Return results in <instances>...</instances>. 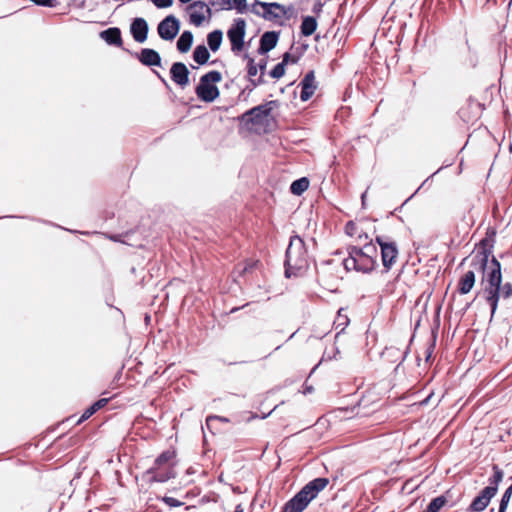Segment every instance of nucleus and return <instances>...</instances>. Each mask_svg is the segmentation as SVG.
Returning <instances> with one entry per match:
<instances>
[{"label":"nucleus","mask_w":512,"mask_h":512,"mask_svg":"<svg viewBox=\"0 0 512 512\" xmlns=\"http://www.w3.org/2000/svg\"><path fill=\"white\" fill-rule=\"evenodd\" d=\"M490 250L483 248L477 251L472 259V265L483 272L481 290L478 296L486 301L491 310V318L495 315L499 302L512 297V283L502 282L501 264L493 256L488 264Z\"/></svg>","instance_id":"nucleus-1"},{"label":"nucleus","mask_w":512,"mask_h":512,"mask_svg":"<svg viewBox=\"0 0 512 512\" xmlns=\"http://www.w3.org/2000/svg\"><path fill=\"white\" fill-rule=\"evenodd\" d=\"M378 250L372 242L363 247H348V256L343 260V265L347 271H356L361 273H370L377 266Z\"/></svg>","instance_id":"nucleus-2"},{"label":"nucleus","mask_w":512,"mask_h":512,"mask_svg":"<svg viewBox=\"0 0 512 512\" xmlns=\"http://www.w3.org/2000/svg\"><path fill=\"white\" fill-rule=\"evenodd\" d=\"M308 265V255L303 239L298 235L292 236L286 249V277L300 274L308 268Z\"/></svg>","instance_id":"nucleus-3"},{"label":"nucleus","mask_w":512,"mask_h":512,"mask_svg":"<svg viewBox=\"0 0 512 512\" xmlns=\"http://www.w3.org/2000/svg\"><path fill=\"white\" fill-rule=\"evenodd\" d=\"M328 483V479L322 477L310 481L285 504L283 512H302Z\"/></svg>","instance_id":"nucleus-4"},{"label":"nucleus","mask_w":512,"mask_h":512,"mask_svg":"<svg viewBox=\"0 0 512 512\" xmlns=\"http://www.w3.org/2000/svg\"><path fill=\"white\" fill-rule=\"evenodd\" d=\"M493 475L489 477V485L485 487L478 496H476L471 502L468 511L470 512H481L486 509L489 505L491 499L496 495L498 491V486L500 482L503 480L504 473L497 466H493Z\"/></svg>","instance_id":"nucleus-5"},{"label":"nucleus","mask_w":512,"mask_h":512,"mask_svg":"<svg viewBox=\"0 0 512 512\" xmlns=\"http://www.w3.org/2000/svg\"><path fill=\"white\" fill-rule=\"evenodd\" d=\"M222 80L219 71H210L200 77L199 84L195 89L197 97L207 103L213 102L219 97V89L215 85Z\"/></svg>","instance_id":"nucleus-6"},{"label":"nucleus","mask_w":512,"mask_h":512,"mask_svg":"<svg viewBox=\"0 0 512 512\" xmlns=\"http://www.w3.org/2000/svg\"><path fill=\"white\" fill-rule=\"evenodd\" d=\"M376 243L380 246L382 265L386 272L395 265L399 250L395 241L386 236H376Z\"/></svg>","instance_id":"nucleus-7"},{"label":"nucleus","mask_w":512,"mask_h":512,"mask_svg":"<svg viewBox=\"0 0 512 512\" xmlns=\"http://www.w3.org/2000/svg\"><path fill=\"white\" fill-rule=\"evenodd\" d=\"M275 104V101H269L255 106L243 113L240 119L246 126L260 125L270 115Z\"/></svg>","instance_id":"nucleus-8"},{"label":"nucleus","mask_w":512,"mask_h":512,"mask_svg":"<svg viewBox=\"0 0 512 512\" xmlns=\"http://www.w3.org/2000/svg\"><path fill=\"white\" fill-rule=\"evenodd\" d=\"M245 28V20L238 18L227 31L228 39L231 42V50L235 53L240 52L244 47Z\"/></svg>","instance_id":"nucleus-9"},{"label":"nucleus","mask_w":512,"mask_h":512,"mask_svg":"<svg viewBox=\"0 0 512 512\" xmlns=\"http://www.w3.org/2000/svg\"><path fill=\"white\" fill-rule=\"evenodd\" d=\"M180 30V22L174 15L165 17L157 27V32L161 39L172 41Z\"/></svg>","instance_id":"nucleus-10"},{"label":"nucleus","mask_w":512,"mask_h":512,"mask_svg":"<svg viewBox=\"0 0 512 512\" xmlns=\"http://www.w3.org/2000/svg\"><path fill=\"white\" fill-rule=\"evenodd\" d=\"M189 70L182 62H175L170 68V75L172 81L180 87H185L189 84Z\"/></svg>","instance_id":"nucleus-11"},{"label":"nucleus","mask_w":512,"mask_h":512,"mask_svg":"<svg viewBox=\"0 0 512 512\" xmlns=\"http://www.w3.org/2000/svg\"><path fill=\"white\" fill-rule=\"evenodd\" d=\"M255 5H260L264 8V13L261 16L266 20L278 19L286 14L285 6L276 2L267 3L256 0Z\"/></svg>","instance_id":"nucleus-12"},{"label":"nucleus","mask_w":512,"mask_h":512,"mask_svg":"<svg viewBox=\"0 0 512 512\" xmlns=\"http://www.w3.org/2000/svg\"><path fill=\"white\" fill-rule=\"evenodd\" d=\"M149 27L144 18H135L130 25V33L133 39L138 43H143L147 39Z\"/></svg>","instance_id":"nucleus-13"},{"label":"nucleus","mask_w":512,"mask_h":512,"mask_svg":"<svg viewBox=\"0 0 512 512\" xmlns=\"http://www.w3.org/2000/svg\"><path fill=\"white\" fill-rule=\"evenodd\" d=\"M147 473L151 474V480L154 482H166L176 475L173 465L152 466Z\"/></svg>","instance_id":"nucleus-14"},{"label":"nucleus","mask_w":512,"mask_h":512,"mask_svg":"<svg viewBox=\"0 0 512 512\" xmlns=\"http://www.w3.org/2000/svg\"><path fill=\"white\" fill-rule=\"evenodd\" d=\"M300 85L302 88L300 99L302 101L309 100L315 93V90L317 88L314 71H309L308 73H306L304 78L301 80Z\"/></svg>","instance_id":"nucleus-15"},{"label":"nucleus","mask_w":512,"mask_h":512,"mask_svg":"<svg viewBox=\"0 0 512 512\" xmlns=\"http://www.w3.org/2000/svg\"><path fill=\"white\" fill-rule=\"evenodd\" d=\"M278 42V33L275 31H267L260 38V46L258 52L265 54L272 50Z\"/></svg>","instance_id":"nucleus-16"},{"label":"nucleus","mask_w":512,"mask_h":512,"mask_svg":"<svg viewBox=\"0 0 512 512\" xmlns=\"http://www.w3.org/2000/svg\"><path fill=\"white\" fill-rule=\"evenodd\" d=\"M139 61L145 66H160L161 57L159 53L150 48H143L138 55Z\"/></svg>","instance_id":"nucleus-17"},{"label":"nucleus","mask_w":512,"mask_h":512,"mask_svg":"<svg viewBox=\"0 0 512 512\" xmlns=\"http://www.w3.org/2000/svg\"><path fill=\"white\" fill-rule=\"evenodd\" d=\"M100 37L109 45L121 47L123 44L121 31L117 27L108 28L100 33Z\"/></svg>","instance_id":"nucleus-18"},{"label":"nucleus","mask_w":512,"mask_h":512,"mask_svg":"<svg viewBox=\"0 0 512 512\" xmlns=\"http://www.w3.org/2000/svg\"><path fill=\"white\" fill-rule=\"evenodd\" d=\"M475 273L472 270L465 272L459 279L458 291L460 294H468L475 285Z\"/></svg>","instance_id":"nucleus-19"},{"label":"nucleus","mask_w":512,"mask_h":512,"mask_svg":"<svg viewBox=\"0 0 512 512\" xmlns=\"http://www.w3.org/2000/svg\"><path fill=\"white\" fill-rule=\"evenodd\" d=\"M193 43V34L190 31H184L177 40V49L181 53H186L190 50Z\"/></svg>","instance_id":"nucleus-20"},{"label":"nucleus","mask_w":512,"mask_h":512,"mask_svg":"<svg viewBox=\"0 0 512 512\" xmlns=\"http://www.w3.org/2000/svg\"><path fill=\"white\" fill-rule=\"evenodd\" d=\"M107 403H108V399H106V398H101L98 401H96L95 403H93L81 415V417L78 420V424L87 420L88 418H90L95 412H97L101 408L105 407L107 405Z\"/></svg>","instance_id":"nucleus-21"},{"label":"nucleus","mask_w":512,"mask_h":512,"mask_svg":"<svg viewBox=\"0 0 512 512\" xmlns=\"http://www.w3.org/2000/svg\"><path fill=\"white\" fill-rule=\"evenodd\" d=\"M300 28L303 36H310L317 29V21L312 16H306L303 18Z\"/></svg>","instance_id":"nucleus-22"},{"label":"nucleus","mask_w":512,"mask_h":512,"mask_svg":"<svg viewBox=\"0 0 512 512\" xmlns=\"http://www.w3.org/2000/svg\"><path fill=\"white\" fill-rule=\"evenodd\" d=\"M223 33L221 30H214L207 35V43L209 48L216 52L222 43Z\"/></svg>","instance_id":"nucleus-23"},{"label":"nucleus","mask_w":512,"mask_h":512,"mask_svg":"<svg viewBox=\"0 0 512 512\" xmlns=\"http://www.w3.org/2000/svg\"><path fill=\"white\" fill-rule=\"evenodd\" d=\"M210 54L206 46L198 45L193 51V59L199 65H204L209 60Z\"/></svg>","instance_id":"nucleus-24"},{"label":"nucleus","mask_w":512,"mask_h":512,"mask_svg":"<svg viewBox=\"0 0 512 512\" xmlns=\"http://www.w3.org/2000/svg\"><path fill=\"white\" fill-rule=\"evenodd\" d=\"M309 187V180L306 177H302L292 182L290 191L294 195H301Z\"/></svg>","instance_id":"nucleus-25"},{"label":"nucleus","mask_w":512,"mask_h":512,"mask_svg":"<svg viewBox=\"0 0 512 512\" xmlns=\"http://www.w3.org/2000/svg\"><path fill=\"white\" fill-rule=\"evenodd\" d=\"M173 458H174V452L164 451L155 459L153 466L163 467V466L173 465V463H172Z\"/></svg>","instance_id":"nucleus-26"},{"label":"nucleus","mask_w":512,"mask_h":512,"mask_svg":"<svg viewBox=\"0 0 512 512\" xmlns=\"http://www.w3.org/2000/svg\"><path fill=\"white\" fill-rule=\"evenodd\" d=\"M446 498L444 496H438L429 503L425 512H439L440 509L445 505Z\"/></svg>","instance_id":"nucleus-27"},{"label":"nucleus","mask_w":512,"mask_h":512,"mask_svg":"<svg viewBox=\"0 0 512 512\" xmlns=\"http://www.w3.org/2000/svg\"><path fill=\"white\" fill-rule=\"evenodd\" d=\"M285 64L280 62L278 63L271 71L270 76L275 79L281 78L285 74Z\"/></svg>","instance_id":"nucleus-28"},{"label":"nucleus","mask_w":512,"mask_h":512,"mask_svg":"<svg viewBox=\"0 0 512 512\" xmlns=\"http://www.w3.org/2000/svg\"><path fill=\"white\" fill-rule=\"evenodd\" d=\"M205 20V15L201 12H192L190 14V22L195 26H200Z\"/></svg>","instance_id":"nucleus-29"},{"label":"nucleus","mask_w":512,"mask_h":512,"mask_svg":"<svg viewBox=\"0 0 512 512\" xmlns=\"http://www.w3.org/2000/svg\"><path fill=\"white\" fill-rule=\"evenodd\" d=\"M259 70L261 71V75L260 77L257 79V80H254V79H251V82L254 86H257V85H260L263 83V75H264V72H265V68H266V61L265 60H262L258 66Z\"/></svg>","instance_id":"nucleus-30"},{"label":"nucleus","mask_w":512,"mask_h":512,"mask_svg":"<svg viewBox=\"0 0 512 512\" xmlns=\"http://www.w3.org/2000/svg\"><path fill=\"white\" fill-rule=\"evenodd\" d=\"M162 501L169 507H180L184 504L183 502L169 496H164Z\"/></svg>","instance_id":"nucleus-31"},{"label":"nucleus","mask_w":512,"mask_h":512,"mask_svg":"<svg viewBox=\"0 0 512 512\" xmlns=\"http://www.w3.org/2000/svg\"><path fill=\"white\" fill-rule=\"evenodd\" d=\"M246 58H248V75L250 77H254L257 75L258 67L255 64L254 59L249 58L247 55H246Z\"/></svg>","instance_id":"nucleus-32"},{"label":"nucleus","mask_w":512,"mask_h":512,"mask_svg":"<svg viewBox=\"0 0 512 512\" xmlns=\"http://www.w3.org/2000/svg\"><path fill=\"white\" fill-rule=\"evenodd\" d=\"M190 8H199L200 10H205L207 14L210 16L212 11L209 5H207L203 1H195L193 4L190 5Z\"/></svg>","instance_id":"nucleus-33"},{"label":"nucleus","mask_w":512,"mask_h":512,"mask_svg":"<svg viewBox=\"0 0 512 512\" xmlns=\"http://www.w3.org/2000/svg\"><path fill=\"white\" fill-rule=\"evenodd\" d=\"M299 60V56H296V55H292L288 52H286L284 55H283V59H282V63H284L285 65L289 64V63H292V64H295L297 63Z\"/></svg>","instance_id":"nucleus-34"},{"label":"nucleus","mask_w":512,"mask_h":512,"mask_svg":"<svg viewBox=\"0 0 512 512\" xmlns=\"http://www.w3.org/2000/svg\"><path fill=\"white\" fill-rule=\"evenodd\" d=\"M152 2L157 8H167L172 5L173 0H152Z\"/></svg>","instance_id":"nucleus-35"},{"label":"nucleus","mask_w":512,"mask_h":512,"mask_svg":"<svg viewBox=\"0 0 512 512\" xmlns=\"http://www.w3.org/2000/svg\"><path fill=\"white\" fill-rule=\"evenodd\" d=\"M234 4L239 13H243L246 9V0H234Z\"/></svg>","instance_id":"nucleus-36"},{"label":"nucleus","mask_w":512,"mask_h":512,"mask_svg":"<svg viewBox=\"0 0 512 512\" xmlns=\"http://www.w3.org/2000/svg\"><path fill=\"white\" fill-rule=\"evenodd\" d=\"M215 420H219V421H222V422H228V421H229V420H228L227 418H225V417L211 415V416L207 417V419H206V424H207V426H209V425H210V423H211L212 421H215Z\"/></svg>","instance_id":"nucleus-37"},{"label":"nucleus","mask_w":512,"mask_h":512,"mask_svg":"<svg viewBox=\"0 0 512 512\" xmlns=\"http://www.w3.org/2000/svg\"><path fill=\"white\" fill-rule=\"evenodd\" d=\"M509 502H510V500L505 499V498L502 497L501 501H500L498 512H506V509L508 507Z\"/></svg>","instance_id":"nucleus-38"},{"label":"nucleus","mask_w":512,"mask_h":512,"mask_svg":"<svg viewBox=\"0 0 512 512\" xmlns=\"http://www.w3.org/2000/svg\"><path fill=\"white\" fill-rule=\"evenodd\" d=\"M434 347H435V345L432 343L426 349V361H429L430 358L432 357V354H433V351H434Z\"/></svg>","instance_id":"nucleus-39"},{"label":"nucleus","mask_w":512,"mask_h":512,"mask_svg":"<svg viewBox=\"0 0 512 512\" xmlns=\"http://www.w3.org/2000/svg\"><path fill=\"white\" fill-rule=\"evenodd\" d=\"M354 228L355 224L352 221L348 222L345 227L347 234L353 235Z\"/></svg>","instance_id":"nucleus-40"},{"label":"nucleus","mask_w":512,"mask_h":512,"mask_svg":"<svg viewBox=\"0 0 512 512\" xmlns=\"http://www.w3.org/2000/svg\"><path fill=\"white\" fill-rule=\"evenodd\" d=\"M503 498L510 500L512 497V484L505 490L502 495Z\"/></svg>","instance_id":"nucleus-41"},{"label":"nucleus","mask_w":512,"mask_h":512,"mask_svg":"<svg viewBox=\"0 0 512 512\" xmlns=\"http://www.w3.org/2000/svg\"><path fill=\"white\" fill-rule=\"evenodd\" d=\"M399 353H400V352H399V350H398V349H396V348H387V349L384 351V353H383V354H384V355H385V354H388V355H390V356H394L395 354H399Z\"/></svg>","instance_id":"nucleus-42"},{"label":"nucleus","mask_w":512,"mask_h":512,"mask_svg":"<svg viewBox=\"0 0 512 512\" xmlns=\"http://www.w3.org/2000/svg\"><path fill=\"white\" fill-rule=\"evenodd\" d=\"M234 512H243L242 505H241V504H238V505L235 507V511H234Z\"/></svg>","instance_id":"nucleus-43"},{"label":"nucleus","mask_w":512,"mask_h":512,"mask_svg":"<svg viewBox=\"0 0 512 512\" xmlns=\"http://www.w3.org/2000/svg\"><path fill=\"white\" fill-rule=\"evenodd\" d=\"M225 4H230V0H224ZM209 4L214 6L216 3L213 0H209Z\"/></svg>","instance_id":"nucleus-44"},{"label":"nucleus","mask_w":512,"mask_h":512,"mask_svg":"<svg viewBox=\"0 0 512 512\" xmlns=\"http://www.w3.org/2000/svg\"><path fill=\"white\" fill-rule=\"evenodd\" d=\"M110 239L113 240V241H120V236L119 235H113V236H110Z\"/></svg>","instance_id":"nucleus-45"},{"label":"nucleus","mask_w":512,"mask_h":512,"mask_svg":"<svg viewBox=\"0 0 512 512\" xmlns=\"http://www.w3.org/2000/svg\"><path fill=\"white\" fill-rule=\"evenodd\" d=\"M366 194L367 192L365 191L362 196H361V199H362V202L364 203V201L366 200Z\"/></svg>","instance_id":"nucleus-46"},{"label":"nucleus","mask_w":512,"mask_h":512,"mask_svg":"<svg viewBox=\"0 0 512 512\" xmlns=\"http://www.w3.org/2000/svg\"><path fill=\"white\" fill-rule=\"evenodd\" d=\"M253 12H254V14L260 15V13L258 11H256L254 8H253Z\"/></svg>","instance_id":"nucleus-47"},{"label":"nucleus","mask_w":512,"mask_h":512,"mask_svg":"<svg viewBox=\"0 0 512 512\" xmlns=\"http://www.w3.org/2000/svg\"><path fill=\"white\" fill-rule=\"evenodd\" d=\"M158 77L161 79V81L165 82V79L161 77V75L158 74Z\"/></svg>","instance_id":"nucleus-48"},{"label":"nucleus","mask_w":512,"mask_h":512,"mask_svg":"<svg viewBox=\"0 0 512 512\" xmlns=\"http://www.w3.org/2000/svg\"><path fill=\"white\" fill-rule=\"evenodd\" d=\"M312 391V388L311 387H307V392H311Z\"/></svg>","instance_id":"nucleus-49"}]
</instances>
